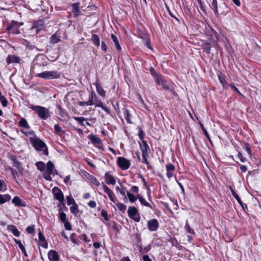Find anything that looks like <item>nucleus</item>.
I'll return each instance as SVG.
<instances>
[{
    "instance_id": "obj_21",
    "label": "nucleus",
    "mask_w": 261,
    "mask_h": 261,
    "mask_svg": "<svg viewBox=\"0 0 261 261\" xmlns=\"http://www.w3.org/2000/svg\"><path fill=\"white\" fill-rule=\"evenodd\" d=\"M35 165L38 170L41 172L44 171L45 169V164L44 163L41 161H39L37 162Z\"/></svg>"
},
{
    "instance_id": "obj_39",
    "label": "nucleus",
    "mask_w": 261,
    "mask_h": 261,
    "mask_svg": "<svg viewBox=\"0 0 261 261\" xmlns=\"http://www.w3.org/2000/svg\"><path fill=\"white\" fill-rule=\"evenodd\" d=\"M66 199H67V204L68 205H70L71 204L73 205L74 203H76L74 199L73 198L71 197L70 196H67Z\"/></svg>"
},
{
    "instance_id": "obj_9",
    "label": "nucleus",
    "mask_w": 261,
    "mask_h": 261,
    "mask_svg": "<svg viewBox=\"0 0 261 261\" xmlns=\"http://www.w3.org/2000/svg\"><path fill=\"white\" fill-rule=\"evenodd\" d=\"M11 160L13 162L12 165L14 167L16 168L18 172L20 175H22L23 168L21 164V163L17 161V158L15 155H12L11 157Z\"/></svg>"
},
{
    "instance_id": "obj_57",
    "label": "nucleus",
    "mask_w": 261,
    "mask_h": 261,
    "mask_svg": "<svg viewBox=\"0 0 261 261\" xmlns=\"http://www.w3.org/2000/svg\"><path fill=\"white\" fill-rule=\"evenodd\" d=\"M197 1L198 2L199 5V6H200V8L201 9V10L204 12H205V8L204 7V6H203L202 4V2H201V0H197Z\"/></svg>"
},
{
    "instance_id": "obj_6",
    "label": "nucleus",
    "mask_w": 261,
    "mask_h": 261,
    "mask_svg": "<svg viewBox=\"0 0 261 261\" xmlns=\"http://www.w3.org/2000/svg\"><path fill=\"white\" fill-rule=\"evenodd\" d=\"M129 217L136 222H139L140 220V215L138 213L137 209L133 206H129L127 211Z\"/></svg>"
},
{
    "instance_id": "obj_19",
    "label": "nucleus",
    "mask_w": 261,
    "mask_h": 261,
    "mask_svg": "<svg viewBox=\"0 0 261 261\" xmlns=\"http://www.w3.org/2000/svg\"><path fill=\"white\" fill-rule=\"evenodd\" d=\"M89 139L93 144H101V140L97 136L94 135H90L89 136Z\"/></svg>"
},
{
    "instance_id": "obj_28",
    "label": "nucleus",
    "mask_w": 261,
    "mask_h": 261,
    "mask_svg": "<svg viewBox=\"0 0 261 261\" xmlns=\"http://www.w3.org/2000/svg\"><path fill=\"white\" fill-rule=\"evenodd\" d=\"M19 124L20 126L23 127L26 129H29L30 126L28 123L27 120L24 118H21L19 122Z\"/></svg>"
},
{
    "instance_id": "obj_43",
    "label": "nucleus",
    "mask_w": 261,
    "mask_h": 261,
    "mask_svg": "<svg viewBox=\"0 0 261 261\" xmlns=\"http://www.w3.org/2000/svg\"><path fill=\"white\" fill-rule=\"evenodd\" d=\"M26 231H27L28 233L32 234L35 231L34 226L32 225V226H29L27 227V228L26 229Z\"/></svg>"
},
{
    "instance_id": "obj_20",
    "label": "nucleus",
    "mask_w": 261,
    "mask_h": 261,
    "mask_svg": "<svg viewBox=\"0 0 261 261\" xmlns=\"http://www.w3.org/2000/svg\"><path fill=\"white\" fill-rule=\"evenodd\" d=\"M103 189L104 191L108 194L110 199L114 202V198H113V192L111 191L108 187H107L106 185H103Z\"/></svg>"
},
{
    "instance_id": "obj_11",
    "label": "nucleus",
    "mask_w": 261,
    "mask_h": 261,
    "mask_svg": "<svg viewBox=\"0 0 261 261\" xmlns=\"http://www.w3.org/2000/svg\"><path fill=\"white\" fill-rule=\"evenodd\" d=\"M159 222L155 219H152L147 222V226L148 229L151 231H154L157 230L159 227Z\"/></svg>"
},
{
    "instance_id": "obj_51",
    "label": "nucleus",
    "mask_w": 261,
    "mask_h": 261,
    "mask_svg": "<svg viewBox=\"0 0 261 261\" xmlns=\"http://www.w3.org/2000/svg\"><path fill=\"white\" fill-rule=\"evenodd\" d=\"M238 157L239 158L240 161L241 162H245V161H246V158H244L242 154H241V152H239L238 154Z\"/></svg>"
},
{
    "instance_id": "obj_1",
    "label": "nucleus",
    "mask_w": 261,
    "mask_h": 261,
    "mask_svg": "<svg viewBox=\"0 0 261 261\" xmlns=\"http://www.w3.org/2000/svg\"><path fill=\"white\" fill-rule=\"evenodd\" d=\"M150 72L157 84L161 85L163 89L169 91L174 94L173 86L171 82L165 80L162 76L158 74L152 67L150 68Z\"/></svg>"
},
{
    "instance_id": "obj_41",
    "label": "nucleus",
    "mask_w": 261,
    "mask_h": 261,
    "mask_svg": "<svg viewBox=\"0 0 261 261\" xmlns=\"http://www.w3.org/2000/svg\"><path fill=\"white\" fill-rule=\"evenodd\" d=\"M0 101L2 103V105L3 107H6L8 104V101L4 96H2L0 97Z\"/></svg>"
},
{
    "instance_id": "obj_27",
    "label": "nucleus",
    "mask_w": 261,
    "mask_h": 261,
    "mask_svg": "<svg viewBox=\"0 0 261 261\" xmlns=\"http://www.w3.org/2000/svg\"><path fill=\"white\" fill-rule=\"evenodd\" d=\"M212 8L214 11V13L216 15L218 16L219 15L218 6H217V0H213L212 2Z\"/></svg>"
},
{
    "instance_id": "obj_26",
    "label": "nucleus",
    "mask_w": 261,
    "mask_h": 261,
    "mask_svg": "<svg viewBox=\"0 0 261 261\" xmlns=\"http://www.w3.org/2000/svg\"><path fill=\"white\" fill-rule=\"evenodd\" d=\"M54 129L55 134L59 136H61L64 133L58 124L55 125Z\"/></svg>"
},
{
    "instance_id": "obj_45",
    "label": "nucleus",
    "mask_w": 261,
    "mask_h": 261,
    "mask_svg": "<svg viewBox=\"0 0 261 261\" xmlns=\"http://www.w3.org/2000/svg\"><path fill=\"white\" fill-rule=\"evenodd\" d=\"M60 219L62 222L66 221V215L65 213L64 212L60 213Z\"/></svg>"
},
{
    "instance_id": "obj_59",
    "label": "nucleus",
    "mask_w": 261,
    "mask_h": 261,
    "mask_svg": "<svg viewBox=\"0 0 261 261\" xmlns=\"http://www.w3.org/2000/svg\"><path fill=\"white\" fill-rule=\"evenodd\" d=\"M229 86L231 88V89L238 93V94L241 95V93L240 92V91L238 90V89L234 86L232 85H229Z\"/></svg>"
},
{
    "instance_id": "obj_34",
    "label": "nucleus",
    "mask_w": 261,
    "mask_h": 261,
    "mask_svg": "<svg viewBox=\"0 0 261 261\" xmlns=\"http://www.w3.org/2000/svg\"><path fill=\"white\" fill-rule=\"evenodd\" d=\"M12 202L16 206H23L21 204V200L17 196H15L13 198Z\"/></svg>"
},
{
    "instance_id": "obj_12",
    "label": "nucleus",
    "mask_w": 261,
    "mask_h": 261,
    "mask_svg": "<svg viewBox=\"0 0 261 261\" xmlns=\"http://www.w3.org/2000/svg\"><path fill=\"white\" fill-rule=\"evenodd\" d=\"M105 181L108 185H114L116 183V180L114 177L111 175L110 172H107L105 175Z\"/></svg>"
},
{
    "instance_id": "obj_4",
    "label": "nucleus",
    "mask_w": 261,
    "mask_h": 261,
    "mask_svg": "<svg viewBox=\"0 0 261 261\" xmlns=\"http://www.w3.org/2000/svg\"><path fill=\"white\" fill-rule=\"evenodd\" d=\"M30 141L32 143L33 147L37 151H42L43 154L45 155H48V148L45 143L39 138H30Z\"/></svg>"
},
{
    "instance_id": "obj_56",
    "label": "nucleus",
    "mask_w": 261,
    "mask_h": 261,
    "mask_svg": "<svg viewBox=\"0 0 261 261\" xmlns=\"http://www.w3.org/2000/svg\"><path fill=\"white\" fill-rule=\"evenodd\" d=\"M204 49L207 54H209L210 53L211 46L208 44H205L204 46Z\"/></svg>"
},
{
    "instance_id": "obj_55",
    "label": "nucleus",
    "mask_w": 261,
    "mask_h": 261,
    "mask_svg": "<svg viewBox=\"0 0 261 261\" xmlns=\"http://www.w3.org/2000/svg\"><path fill=\"white\" fill-rule=\"evenodd\" d=\"M79 104L80 106H90V102H89V100L87 101H79Z\"/></svg>"
},
{
    "instance_id": "obj_42",
    "label": "nucleus",
    "mask_w": 261,
    "mask_h": 261,
    "mask_svg": "<svg viewBox=\"0 0 261 261\" xmlns=\"http://www.w3.org/2000/svg\"><path fill=\"white\" fill-rule=\"evenodd\" d=\"M74 119L77 122H79L82 125L84 126L83 123L84 121L86 120V119L83 117H74Z\"/></svg>"
},
{
    "instance_id": "obj_50",
    "label": "nucleus",
    "mask_w": 261,
    "mask_h": 261,
    "mask_svg": "<svg viewBox=\"0 0 261 261\" xmlns=\"http://www.w3.org/2000/svg\"><path fill=\"white\" fill-rule=\"evenodd\" d=\"M101 215L106 220H108V214L106 211L102 210L101 212Z\"/></svg>"
},
{
    "instance_id": "obj_16",
    "label": "nucleus",
    "mask_w": 261,
    "mask_h": 261,
    "mask_svg": "<svg viewBox=\"0 0 261 261\" xmlns=\"http://www.w3.org/2000/svg\"><path fill=\"white\" fill-rule=\"evenodd\" d=\"M140 146L142 151V156H145V155L148 154L147 151L149 149V146L144 140L142 141V144H140Z\"/></svg>"
},
{
    "instance_id": "obj_7",
    "label": "nucleus",
    "mask_w": 261,
    "mask_h": 261,
    "mask_svg": "<svg viewBox=\"0 0 261 261\" xmlns=\"http://www.w3.org/2000/svg\"><path fill=\"white\" fill-rule=\"evenodd\" d=\"M117 163L121 170H126L129 168L130 165L128 160L121 156L117 158Z\"/></svg>"
},
{
    "instance_id": "obj_60",
    "label": "nucleus",
    "mask_w": 261,
    "mask_h": 261,
    "mask_svg": "<svg viewBox=\"0 0 261 261\" xmlns=\"http://www.w3.org/2000/svg\"><path fill=\"white\" fill-rule=\"evenodd\" d=\"M219 79L220 83L223 85V86L224 87L225 84H226V82L225 80L224 79V78H223L222 77H220V76L219 77Z\"/></svg>"
},
{
    "instance_id": "obj_10",
    "label": "nucleus",
    "mask_w": 261,
    "mask_h": 261,
    "mask_svg": "<svg viewBox=\"0 0 261 261\" xmlns=\"http://www.w3.org/2000/svg\"><path fill=\"white\" fill-rule=\"evenodd\" d=\"M53 193L56 198L59 200L60 202L64 201V195L61 190L56 187L53 189Z\"/></svg>"
},
{
    "instance_id": "obj_18",
    "label": "nucleus",
    "mask_w": 261,
    "mask_h": 261,
    "mask_svg": "<svg viewBox=\"0 0 261 261\" xmlns=\"http://www.w3.org/2000/svg\"><path fill=\"white\" fill-rule=\"evenodd\" d=\"M72 12L75 17H77L80 12L79 3H74L71 5Z\"/></svg>"
},
{
    "instance_id": "obj_64",
    "label": "nucleus",
    "mask_w": 261,
    "mask_h": 261,
    "mask_svg": "<svg viewBox=\"0 0 261 261\" xmlns=\"http://www.w3.org/2000/svg\"><path fill=\"white\" fill-rule=\"evenodd\" d=\"M143 261H151V259L148 255H144L142 257Z\"/></svg>"
},
{
    "instance_id": "obj_30",
    "label": "nucleus",
    "mask_w": 261,
    "mask_h": 261,
    "mask_svg": "<svg viewBox=\"0 0 261 261\" xmlns=\"http://www.w3.org/2000/svg\"><path fill=\"white\" fill-rule=\"evenodd\" d=\"M91 40L95 45H96V46H99L100 40L98 35L96 34H93L92 36Z\"/></svg>"
},
{
    "instance_id": "obj_48",
    "label": "nucleus",
    "mask_w": 261,
    "mask_h": 261,
    "mask_svg": "<svg viewBox=\"0 0 261 261\" xmlns=\"http://www.w3.org/2000/svg\"><path fill=\"white\" fill-rule=\"evenodd\" d=\"M50 174H49V173H48L47 172H45L43 174V177L44 178V179H45L47 180L51 181V177L50 176Z\"/></svg>"
},
{
    "instance_id": "obj_3",
    "label": "nucleus",
    "mask_w": 261,
    "mask_h": 261,
    "mask_svg": "<svg viewBox=\"0 0 261 261\" xmlns=\"http://www.w3.org/2000/svg\"><path fill=\"white\" fill-rule=\"evenodd\" d=\"M29 108L33 110L41 119L46 120L50 116L49 111L45 107L31 105Z\"/></svg>"
},
{
    "instance_id": "obj_35",
    "label": "nucleus",
    "mask_w": 261,
    "mask_h": 261,
    "mask_svg": "<svg viewBox=\"0 0 261 261\" xmlns=\"http://www.w3.org/2000/svg\"><path fill=\"white\" fill-rule=\"evenodd\" d=\"M70 210L71 212L74 215H76L79 212L78 207L76 203L73 204L70 207Z\"/></svg>"
},
{
    "instance_id": "obj_2",
    "label": "nucleus",
    "mask_w": 261,
    "mask_h": 261,
    "mask_svg": "<svg viewBox=\"0 0 261 261\" xmlns=\"http://www.w3.org/2000/svg\"><path fill=\"white\" fill-rule=\"evenodd\" d=\"M88 100L89 102H90V106L95 105V107L101 108L107 113H111L110 109L104 105L101 100L98 99L93 91H91Z\"/></svg>"
},
{
    "instance_id": "obj_33",
    "label": "nucleus",
    "mask_w": 261,
    "mask_h": 261,
    "mask_svg": "<svg viewBox=\"0 0 261 261\" xmlns=\"http://www.w3.org/2000/svg\"><path fill=\"white\" fill-rule=\"evenodd\" d=\"M60 41V38L56 34L52 35L50 38V42L54 44L57 43Z\"/></svg>"
},
{
    "instance_id": "obj_22",
    "label": "nucleus",
    "mask_w": 261,
    "mask_h": 261,
    "mask_svg": "<svg viewBox=\"0 0 261 261\" xmlns=\"http://www.w3.org/2000/svg\"><path fill=\"white\" fill-rule=\"evenodd\" d=\"M11 199V197L8 194L1 195L0 194V204H3L9 201Z\"/></svg>"
},
{
    "instance_id": "obj_23",
    "label": "nucleus",
    "mask_w": 261,
    "mask_h": 261,
    "mask_svg": "<svg viewBox=\"0 0 261 261\" xmlns=\"http://www.w3.org/2000/svg\"><path fill=\"white\" fill-rule=\"evenodd\" d=\"M111 39L113 41V42L115 43L116 47L118 50H120L121 48V46L119 43V41L118 40V38L116 36H115L114 34H112L111 36Z\"/></svg>"
},
{
    "instance_id": "obj_8",
    "label": "nucleus",
    "mask_w": 261,
    "mask_h": 261,
    "mask_svg": "<svg viewBox=\"0 0 261 261\" xmlns=\"http://www.w3.org/2000/svg\"><path fill=\"white\" fill-rule=\"evenodd\" d=\"M44 24L45 23L44 20L43 19H39L33 22L31 30H35L36 33H39L40 31L44 29Z\"/></svg>"
},
{
    "instance_id": "obj_14",
    "label": "nucleus",
    "mask_w": 261,
    "mask_h": 261,
    "mask_svg": "<svg viewBox=\"0 0 261 261\" xmlns=\"http://www.w3.org/2000/svg\"><path fill=\"white\" fill-rule=\"evenodd\" d=\"M48 257L50 261H59V256L57 252L54 250H50L48 253Z\"/></svg>"
},
{
    "instance_id": "obj_15",
    "label": "nucleus",
    "mask_w": 261,
    "mask_h": 261,
    "mask_svg": "<svg viewBox=\"0 0 261 261\" xmlns=\"http://www.w3.org/2000/svg\"><path fill=\"white\" fill-rule=\"evenodd\" d=\"M166 168L167 170V176L169 179H170L173 176L175 166L171 164H168L166 166Z\"/></svg>"
},
{
    "instance_id": "obj_32",
    "label": "nucleus",
    "mask_w": 261,
    "mask_h": 261,
    "mask_svg": "<svg viewBox=\"0 0 261 261\" xmlns=\"http://www.w3.org/2000/svg\"><path fill=\"white\" fill-rule=\"evenodd\" d=\"M11 227V231H12L13 235L16 237H19L20 236V232L18 231L17 228L14 225L9 226Z\"/></svg>"
},
{
    "instance_id": "obj_24",
    "label": "nucleus",
    "mask_w": 261,
    "mask_h": 261,
    "mask_svg": "<svg viewBox=\"0 0 261 261\" xmlns=\"http://www.w3.org/2000/svg\"><path fill=\"white\" fill-rule=\"evenodd\" d=\"M54 165L51 161H48L47 163L46 172L49 174H51L53 173V169Z\"/></svg>"
},
{
    "instance_id": "obj_17",
    "label": "nucleus",
    "mask_w": 261,
    "mask_h": 261,
    "mask_svg": "<svg viewBox=\"0 0 261 261\" xmlns=\"http://www.w3.org/2000/svg\"><path fill=\"white\" fill-rule=\"evenodd\" d=\"M19 58L14 55H9L6 59V62L8 64L12 63H19Z\"/></svg>"
},
{
    "instance_id": "obj_63",
    "label": "nucleus",
    "mask_w": 261,
    "mask_h": 261,
    "mask_svg": "<svg viewBox=\"0 0 261 261\" xmlns=\"http://www.w3.org/2000/svg\"><path fill=\"white\" fill-rule=\"evenodd\" d=\"M107 47L106 44L103 42H101V49L105 51L107 50Z\"/></svg>"
},
{
    "instance_id": "obj_40",
    "label": "nucleus",
    "mask_w": 261,
    "mask_h": 261,
    "mask_svg": "<svg viewBox=\"0 0 261 261\" xmlns=\"http://www.w3.org/2000/svg\"><path fill=\"white\" fill-rule=\"evenodd\" d=\"M185 228H186L187 231L188 233H191V234L195 233L194 230L190 227V225L188 224V223L187 222L186 224Z\"/></svg>"
},
{
    "instance_id": "obj_29",
    "label": "nucleus",
    "mask_w": 261,
    "mask_h": 261,
    "mask_svg": "<svg viewBox=\"0 0 261 261\" xmlns=\"http://www.w3.org/2000/svg\"><path fill=\"white\" fill-rule=\"evenodd\" d=\"M138 198L139 199V200L140 201V202H141V203L142 204V205H144L146 206H147V207H149L150 208H151V206L150 205V204L147 202L145 199L142 197V196H141V195H138Z\"/></svg>"
},
{
    "instance_id": "obj_49",
    "label": "nucleus",
    "mask_w": 261,
    "mask_h": 261,
    "mask_svg": "<svg viewBox=\"0 0 261 261\" xmlns=\"http://www.w3.org/2000/svg\"><path fill=\"white\" fill-rule=\"evenodd\" d=\"M10 170L12 174L14 176V178H16V175H18V174H20L18 171H16V170L11 167Z\"/></svg>"
},
{
    "instance_id": "obj_13",
    "label": "nucleus",
    "mask_w": 261,
    "mask_h": 261,
    "mask_svg": "<svg viewBox=\"0 0 261 261\" xmlns=\"http://www.w3.org/2000/svg\"><path fill=\"white\" fill-rule=\"evenodd\" d=\"M94 85H95L96 91L98 93V94L103 97H105L106 96V91L103 89V88L101 87L100 83L99 82L96 81Z\"/></svg>"
},
{
    "instance_id": "obj_47",
    "label": "nucleus",
    "mask_w": 261,
    "mask_h": 261,
    "mask_svg": "<svg viewBox=\"0 0 261 261\" xmlns=\"http://www.w3.org/2000/svg\"><path fill=\"white\" fill-rule=\"evenodd\" d=\"M64 226L67 230H71L72 227H71L70 223H69V221H65V222H64Z\"/></svg>"
},
{
    "instance_id": "obj_62",
    "label": "nucleus",
    "mask_w": 261,
    "mask_h": 261,
    "mask_svg": "<svg viewBox=\"0 0 261 261\" xmlns=\"http://www.w3.org/2000/svg\"><path fill=\"white\" fill-rule=\"evenodd\" d=\"M240 169L242 172H245L247 170V167L245 165H241Z\"/></svg>"
},
{
    "instance_id": "obj_5",
    "label": "nucleus",
    "mask_w": 261,
    "mask_h": 261,
    "mask_svg": "<svg viewBox=\"0 0 261 261\" xmlns=\"http://www.w3.org/2000/svg\"><path fill=\"white\" fill-rule=\"evenodd\" d=\"M37 76L45 80H53L59 79L60 73L57 71H47L37 74Z\"/></svg>"
},
{
    "instance_id": "obj_52",
    "label": "nucleus",
    "mask_w": 261,
    "mask_h": 261,
    "mask_svg": "<svg viewBox=\"0 0 261 261\" xmlns=\"http://www.w3.org/2000/svg\"><path fill=\"white\" fill-rule=\"evenodd\" d=\"M38 236H39V240L40 242L45 241V238L41 232L40 231L39 232Z\"/></svg>"
},
{
    "instance_id": "obj_58",
    "label": "nucleus",
    "mask_w": 261,
    "mask_h": 261,
    "mask_svg": "<svg viewBox=\"0 0 261 261\" xmlns=\"http://www.w3.org/2000/svg\"><path fill=\"white\" fill-rule=\"evenodd\" d=\"M138 190H139L138 187L137 186H133L131 188V189H130V191L132 192H134V193H137L138 192Z\"/></svg>"
},
{
    "instance_id": "obj_31",
    "label": "nucleus",
    "mask_w": 261,
    "mask_h": 261,
    "mask_svg": "<svg viewBox=\"0 0 261 261\" xmlns=\"http://www.w3.org/2000/svg\"><path fill=\"white\" fill-rule=\"evenodd\" d=\"M124 117L126 121L129 123H131L130 121V115L129 112L127 109H124Z\"/></svg>"
},
{
    "instance_id": "obj_38",
    "label": "nucleus",
    "mask_w": 261,
    "mask_h": 261,
    "mask_svg": "<svg viewBox=\"0 0 261 261\" xmlns=\"http://www.w3.org/2000/svg\"><path fill=\"white\" fill-rule=\"evenodd\" d=\"M127 195L129 199V200L131 202H134L137 200V198L133 194L130 193V192H127Z\"/></svg>"
},
{
    "instance_id": "obj_25",
    "label": "nucleus",
    "mask_w": 261,
    "mask_h": 261,
    "mask_svg": "<svg viewBox=\"0 0 261 261\" xmlns=\"http://www.w3.org/2000/svg\"><path fill=\"white\" fill-rule=\"evenodd\" d=\"M230 191L232 193V196L235 198V199L237 200V201L239 203V204L243 206V202L241 201L240 198L238 195V194L236 193V192L234 191V190L233 189L232 187H230Z\"/></svg>"
},
{
    "instance_id": "obj_61",
    "label": "nucleus",
    "mask_w": 261,
    "mask_h": 261,
    "mask_svg": "<svg viewBox=\"0 0 261 261\" xmlns=\"http://www.w3.org/2000/svg\"><path fill=\"white\" fill-rule=\"evenodd\" d=\"M148 156V154H146V155H145V156H142V162L146 164H148V162L147 160V158Z\"/></svg>"
},
{
    "instance_id": "obj_54",
    "label": "nucleus",
    "mask_w": 261,
    "mask_h": 261,
    "mask_svg": "<svg viewBox=\"0 0 261 261\" xmlns=\"http://www.w3.org/2000/svg\"><path fill=\"white\" fill-rule=\"evenodd\" d=\"M88 205L91 208H94L96 206V202L94 201L91 200L88 202Z\"/></svg>"
},
{
    "instance_id": "obj_53",
    "label": "nucleus",
    "mask_w": 261,
    "mask_h": 261,
    "mask_svg": "<svg viewBox=\"0 0 261 261\" xmlns=\"http://www.w3.org/2000/svg\"><path fill=\"white\" fill-rule=\"evenodd\" d=\"M14 242L17 244L18 245V246L19 247V248L21 249H23V248L24 247V246L22 244V243H21V242L17 239H14Z\"/></svg>"
},
{
    "instance_id": "obj_46",
    "label": "nucleus",
    "mask_w": 261,
    "mask_h": 261,
    "mask_svg": "<svg viewBox=\"0 0 261 261\" xmlns=\"http://www.w3.org/2000/svg\"><path fill=\"white\" fill-rule=\"evenodd\" d=\"M245 149L246 152L248 153L250 156L252 155L251 150L248 143L245 144Z\"/></svg>"
},
{
    "instance_id": "obj_44",
    "label": "nucleus",
    "mask_w": 261,
    "mask_h": 261,
    "mask_svg": "<svg viewBox=\"0 0 261 261\" xmlns=\"http://www.w3.org/2000/svg\"><path fill=\"white\" fill-rule=\"evenodd\" d=\"M91 182L96 186H99L100 185L99 182L94 176H92L91 177Z\"/></svg>"
},
{
    "instance_id": "obj_37",
    "label": "nucleus",
    "mask_w": 261,
    "mask_h": 261,
    "mask_svg": "<svg viewBox=\"0 0 261 261\" xmlns=\"http://www.w3.org/2000/svg\"><path fill=\"white\" fill-rule=\"evenodd\" d=\"M116 206L119 211L123 212H125L126 208V206L125 205H124L123 203H120V202L116 204Z\"/></svg>"
},
{
    "instance_id": "obj_36",
    "label": "nucleus",
    "mask_w": 261,
    "mask_h": 261,
    "mask_svg": "<svg viewBox=\"0 0 261 261\" xmlns=\"http://www.w3.org/2000/svg\"><path fill=\"white\" fill-rule=\"evenodd\" d=\"M199 124L200 125V127L201 128V129L202 130L204 134L205 135V137H206V138L210 141V142H211V139H210V137L207 132V130H206V129L204 128L203 125L202 123H201V122L199 123Z\"/></svg>"
}]
</instances>
